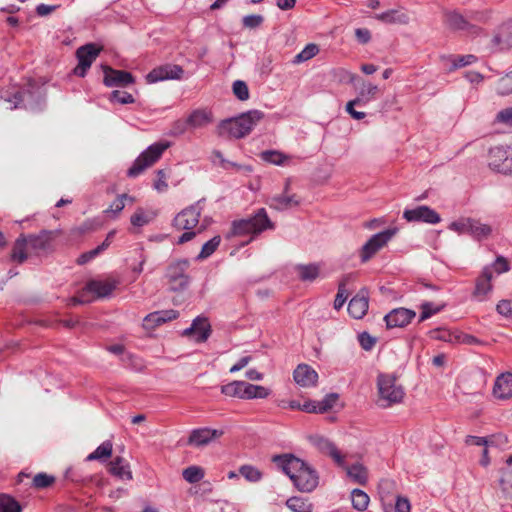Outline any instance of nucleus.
<instances>
[{
	"label": "nucleus",
	"mask_w": 512,
	"mask_h": 512,
	"mask_svg": "<svg viewBox=\"0 0 512 512\" xmlns=\"http://www.w3.org/2000/svg\"><path fill=\"white\" fill-rule=\"evenodd\" d=\"M273 462L281 467L298 490L311 492L317 487V472L300 458L293 455H276L273 457Z\"/></svg>",
	"instance_id": "nucleus-1"
},
{
	"label": "nucleus",
	"mask_w": 512,
	"mask_h": 512,
	"mask_svg": "<svg viewBox=\"0 0 512 512\" xmlns=\"http://www.w3.org/2000/svg\"><path fill=\"white\" fill-rule=\"evenodd\" d=\"M264 117L260 110H250L241 115L222 121L220 133H227L229 137L240 139L247 136L256 124Z\"/></svg>",
	"instance_id": "nucleus-2"
},
{
	"label": "nucleus",
	"mask_w": 512,
	"mask_h": 512,
	"mask_svg": "<svg viewBox=\"0 0 512 512\" xmlns=\"http://www.w3.org/2000/svg\"><path fill=\"white\" fill-rule=\"evenodd\" d=\"M201 215V209L198 204H193L182 211H180L173 219L172 226L177 230H185L179 238L177 243L184 244L192 240L198 233H201L205 226L201 225L197 230Z\"/></svg>",
	"instance_id": "nucleus-3"
},
{
	"label": "nucleus",
	"mask_w": 512,
	"mask_h": 512,
	"mask_svg": "<svg viewBox=\"0 0 512 512\" xmlns=\"http://www.w3.org/2000/svg\"><path fill=\"white\" fill-rule=\"evenodd\" d=\"M274 223L270 220L264 208L258 209L252 217L235 220L232 223L231 233L234 236L252 234L259 235L266 230H273Z\"/></svg>",
	"instance_id": "nucleus-4"
},
{
	"label": "nucleus",
	"mask_w": 512,
	"mask_h": 512,
	"mask_svg": "<svg viewBox=\"0 0 512 512\" xmlns=\"http://www.w3.org/2000/svg\"><path fill=\"white\" fill-rule=\"evenodd\" d=\"M379 407L388 408L403 401L405 392L397 383L396 377L390 374H379L377 377Z\"/></svg>",
	"instance_id": "nucleus-5"
},
{
	"label": "nucleus",
	"mask_w": 512,
	"mask_h": 512,
	"mask_svg": "<svg viewBox=\"0 0 512 512\" xmlns=\"http://www.w3.org/2000/svg\"><path fill=\"white\" fill-rule=\"evenodd\" d=\"M169 147L170 143L167 141L151 144L135 159L132 166L128 169V177L135 178L139 176L147 168L156 163L161 158L164 151Z\"/></svg>",
	"instance_id": "nucleus-6"
},
{
	"label": "nucleus",
	"mask_w": 512,
	"mask_h": 512,
	"mask_svg": "<svg viewBox=\"0 0 512 512\" xmlns=\"http://www.w3.org/2000/svg\"><path fill=\"white\" fill-rule=\"evenodd\" d=\"M190 262L187 259H181L171 262L167 269L165 277L172 291L185 290L190 283V277L187 273Z\"/></svg>",
	"instance_id": "nucleus-7"
},
{
	"label": "nucleus",
	"mask_w": 512,
	"mask_h": 512,
	"mask_svg": "<svg viewBox=\"0 0 512 512\" xmlns=\"http://www.w3.org/2000/svg\"><path fill=\"white\" fill-rule=\"evenodd\" d=\"M397 229H387L373 235L361 249V260L367 262L371 259L382 247H384L396 234Z\"/></svg>",
	"instance_id": "nucleus-8"
},
{
	"label": "nucleus",
	"mask_w": 512,
	"mask_h": 512,
	"mask_svg": "<svg viewBox=\"0 0 512 512\" xmlns=\"http://www.w3.org/2000/svg\"><path fill=\"white\" fill-rule=\"evenodd\" d=\"M100 48L95 44H86L77 49L76 55L78 58V65L74 68V74L79 77H84L91 67L94 60L100 53Z\"/></svg>",
	"instance_id": "nucleus-9"
},
{
	"label": "nucleus",
	"mask_w": 512,
	"mask_h": 512,
	"mask_svg": "<svg viewBox=\"0 0 512 512\" xmlns=\"http://www.w3.org/2000/svg\"><path fill=\"white\" fill-rule=\"evenodd\" d=\"M310 444L320 453L331 457L339 466H344V457L336 447V445L328 438L315 434L308 437Z\"/></svg>",
	"instance_id": "nucleus-10"
},
{
	"label": "nucleus",
	"mask_w": 512,
	"mask_h": 512,
	"mask_svg": "<svg viewBox=\"0 0 512 512\" xmlns=\"http://www.w3.org/2000/svg\"><path fill=\"white\" fill-rule=\"evenodd\" d=\"M184 73L183 68L176 64H164L154 68L146 75V80L149 83H156L164 80H178L181 79Z\"/></svg>",
	"instance_id": "nucleus-11"
},
{
	"label": "nucleus",
	"mask_w": 512,
	"mask_h": 512,
	"mask_svg": "<svg viewBox=\"0 0 512 512\" xmlns=\"http://www.w3.org/2000/svg\"><path fill=\"white\" fill-rule=\"evenodd\" d=\"M223 434V430L212 429L209 427L193 429L190 432L187 444L197 448L203 447L220 438Z\"/></svg>",
	"instance_id": "nucleus-12"
},
{
	"label": "nucleus",
	"mask_w": 512,
	"mask_h": 512,
	"mask_svg": "<svg viewBox=\"0 0 512 512\" xmlns=\"http://www.w3.org/2000/svg\"><path fill=\"white\" fill-rule=\"evenodd\" d=\"M403 218L408 222H424L428 224H437L440 222V215L428 206L422 205L413 209H405Z\"/></svg>",
	"instance_id": "nucleus-13"
},
{
	"label": "nucleus",
	"mask_w": 512,
	"mask_h": 512,
	"mask_svg": "<svg viewBox=\"0 0 512 512\" xmlns=\"http://www.w3.org/2000/svg\"><path fill=\"white\" fill-rule=\"evenodd\" d=\"M211 333V325L207 318L196 317L190 327L183 331V335L192 338L197 343L205 342Z\"/></svg>",
	"instance_id": "nucleus-14"
},
{
	"label": "nucleus",
	"mask_w": 512,
	"mask_h": 512,
	"mask_svg": "<svg viewBox=\"0 0 512 512\" xmlns=\"http://www.w3.org/2000/svg\"><path fill=\"white\" fill-rule=\"evenodd\" d=\"M416 317V312L407 308H395L385 315L387 328H402L407 326Z\"/></svg>",
	"instance_id": "nucleus-15"
},
{
	"label": "nucleus",
	"mask_w": 512,
	"mask_h": 512,
	"mask_svg": "<svg viewBox=\"0 0 512 512\" xmlns=\"http://www.w3.org/2000/svg\"><path fill=\"white\" fill-rule=\"evenodd\" d=\"M446 22L450 29L464 31L471 36H477L482 32L479 26L470 23L462 14L456 11L446 14Z\"/></svg>",
	"instance_id": "nucleus-16"
},
{
	"label": "nucleus",
	"mask_w": 512,
	"mask_h": 512,
	"mask_svg": "<svg viewBox=\"0 0 512 512\" xmlns=\"http://www.w3.org/2000/svg\"><path fill=\"white\" fill-rule=\"evenodd\" d=\"M104 73V84L108 87L127 86L134 83V77L130 72L105 67Z\"/></svg>",
	"instance_id": "nucleus-17"
},
{
	"label": "nucleus",
	"mask_w": 512,
	"mask_h": 512,
	"mask_svg": "<svg viewBox=\"0 0 512 512\" xmlns=\"http://www.w3.org/2000/svg\"><path fill=\"white\" fill-rule=\"evenodd\" d=\"M369 307L368 292L361 289L349 302L348 312L355 319H361L365 316Z\"/></svg>",
	"instance_id": "nucleus-18"
},
{
	"label": "nucleus",
	"mask_w": 512,
	"mask_h": 512,
	"mask_svg": "<svg viewBox=\"0 0 512 512\" xmlns=\"http://www.w3.org/2000/svg\"><path fill=\"white\" fill-rule=\"evenodd\" d=\"M493 396L499 400L512 398V373L505 372L496 377Z\"/></svg>",
	"instance_id": "nucleus-19"
},
{
	"label": "nucleus",
	"mask_w": 512,
	"mask_h": 512,
	"mask_svg": "<svg viewBox=\"0 0 512 512\" xmlns=\"http://www.w3.org/2000/svg\"><path fill=\"white\" fill-rule=\"evenodd\" d=\"M374 18L384 24L407 25L410 22V17L403 8L390 9L375 14Z\"/></svg>",
	"instance_id": "nucleus-20"
},
{
	"label": "nucleus",
	"mask_w": 512,
	"mask_h": 512,
	"mask_svg": "<svg viewBox=\"0 0 512 512\" xmlns=\"http://www.w3.org/2000/svg\"><path fill=\"white\" fill-rule=\"evenodd\" d=\"M178 315V312L173 309L152 312L144 318L143 327L154 329L167 321L176 319Z\"/></svg>",
	"instance_id": "nucleus-21"
},
{
	"label": "nucleus",
	"mask_w": 512,
	"mask_h": 512,
	"mask_svg": "<svg viewBox=\"0 0 512 512\" xmlns=\"http://www.w3.org/2000/svg\"><path fill=\"white\" fill-rule=\"evenodd\" d=\"M295 382L302 387L314 386L318 379L317 372L307 364H300L294 370Z\"/></svg>",
	"instance_id": "nucleus-22"
},
{
	"label": "nucleus",
	"mask_w": 512,
	"mask_h": 512,
	"mask_svg": "<svg viewBox=\"0 0 512 512\" xmlns=\"http://www.w3.org/2000/svg\"><path fill=\"white\" fill-rule=\"evenodd\" d=\"M117 284L114 280H91L86 284L84 290L96 294L99 298H103L110 295L117 287Z\"/></svg>",
	"instance_id": "nucleus-23"
},
{
	"label": "nucleus",
	"mask_w": 512,
	"mask_h": 512,
	"mask_svg": "<svg viewBox=\"0 0 512 512\" xmlns=\"http://www.w3.org/2000/svg\"><path fill=\"white\" fill-rule=\"evenodd\" d=\"M493 272L491 267H485L480 275V277L476 281V287L474 291V295L479 298V300H484L485 296L491 292L492 290V281Z\"/></svg>",
	"instance_id": "nucleus-24"
},
{
	"label": "nucleus",
	"mask_w": 512,
	"mask_h": 512,
	"mask_svg": "<svg viewBox=\"0 0 512 512\" xmlns=\"http://www.w3.org/2000/svg\"><path fill=\"white\" fill-rule=\"evenodd\" d=\"M26 241L29 250L34 253H39L48 249L51 241V232L42 231L38 235L26 236Z\"/></svg>",
	"instance_id": "nucleus-25"
},
{
	"label": "nucleus",
	"mask_w": 512,
	"mask_h": 512,
	"mask_svg": "<svg viewBox=\"0 0 512 512\" xmlns=\"http://www.w3.org/2000/svg\"><path fill=\"white\" fill-rule=\"evenodd\" d=\"M270 208L283 211L300 204L299 198L295 195H287V193H283L281 195H275L269 199L268 202Z\"/></svg>",
	"instance_id": "nucleus-26"
},
{
	"label": "nucleus",
	"mask_w": 512,
	"mask_h": 512,
	"mask_svg": "<svg viewBox=\"0 0 512 512\" xmlns=\"http://www.w3.org/2000/svg\"><path fill=\"white\" fill-rule=\"evenodd\" d=\"M188 124L192 129L203 128L212 122V114L205 109H197L188 116Z\"/></svg>",
	"instance_id": "nucleus-27"
},
{
	"label": "nucleus",
	"mask_w": 512,
	"mask_h": 512,
	"mask_svg": "<svg viewBox=\"0 0 512 512\" xmlns=\"http://www.w3.org/2000/svg\"><path fill=\"white\" fill-rule=\"evenodd\" d=\"M510 147L496 146L489 150V166L497 171H501L505 163L506 157L510 151Z\"/></svg>",
	"instance_id": "nucleus-28"
},
{
	"label": "nucleus",
	"mask_w": 512,
	"mask_h": 512,
	"mask_svg": "<svg viewBox=\"0 0 512 512\" xmlns=\"http://www.w3.org/2000/svg\"><path fill=\"white\" fill-rule=\"evenodd\" d=\"M110 472L120 479L131 480L132 472L129 463L122 457H115L110 462Z\"/></svg>",
	"instance_id": "nucleus-29"
},
{
	"label": "nucleus",
	"mask_w": 512,
	"mask_h": 512,
	"mask_svg": "<svg viewBox=\"0 0 512 512\" xmlns=\"http://www.w3.org/2000/svg\"><path fill=\"white\" fill-rule=\"evenodd\" d=\"M469 227V235L477 241L487 239L493 231L490 225L482 223L480 220L474 218H471Z\"/></svg>",
	"instance_id": "nucleus-30"
},
{
	"label": "nucleus",
	"mask_w": 512,
	"mask_h": 512,
	"mask_svg": "<svg viewBox=\"0 0 512 512\" xmlns=\"http://www.w3.org/2000/svg\"><path fill=\"white\" fill-rule=\"evenodd\" d=\"M29 247L26 241V235L21 234L15 241L11 259L19 264L23 263L28 258Z\"/></svg>",
	"instance_id": "nucleus-31"
},
{
	"label": "nucleus",
	"mask_w": 512,
	"mask_h": 512,
	"mask_svg": "<svg viewBox=\"0 0 512 512\" xmlns=\"http://www.w3.org/2000/svg\"><path fill=\"white\" fill-rule=\"evenodd\" d=\"M157 216V212L154 210H145L141 207L137 208L134 214L130 218L131 225L133 227L141 228L152 222Z\"/></svg>",
	"instance_id": "nucleus-32"
},
{
	"label": "nucleus",
	"mask_w": 512,
	"mask_h": 512,
	"mask_svg": "<svg viewBox=\"0 0 512 512\" xmlns=\"http://www.w3.org/2000/svg\"><path fill=\"white\" fill-rule=\"evenodd\" d=\"M246 382L245 381H232L226 385L221 386V393L229 396L245 400L246 395Z\"/></svg>",
	"instance_id": "nucleus-33"
},
{
	"label": "nucleus",
	"mask_w": 512,
	"mask_h": 512,
	"mask_svg": "<svg viewBox=\"0 0 512 512\" xmlns=\"http://www.w3.org/2000/svg\"><path fill=\"white\" fill-rule=\"evenodd\" d=\"M260 158L270 164L284 166L289 164L291 156L286 155L278 150H265L260 153Z\"/></svg>",
	"instance_id": "nucleus-34"
},
{
	"label": "nucleus",
	"mask_w": 512,
	"mask_h": 512,
	"mask_svg": "<svg viewBox=\"0 0 512 512\" xmlns=\"http://www.w3.org/2000/svg\"><path fill=\"white\" fill-rule=\"evenodd\" d=\"M378 91L379 88L377 85L372 83H363L356 97L357 102H359L362 106L368 104L376 98Z\"/></svg>",
	"instance_id": "nucleus-35"
},
{
	"label": "nucleus",
	"mask_w": 512,
	"mask_h": 512,
	"mask_svg": "<svg viewBox=\"0 0 512 512\" xmlns=\"http://www.w3.org/2000/svg\"><path fill=\"white\" fill-rule=\"evenodd\" d=\"M343 468L346 469L347 475L356 483L365 485L368 480L367 469L359 463L353 464L352 466Z\"/></svg>",
	"instance_id": "nucleus-36"
},
{
	"label": "nucleus",
	"mask_w": 512,
	"mask_h": 512,
	"mask_svg": "<svg viewBox=\"0 0 512 512\" xmlns=\"http://www.w3.org/2000/svg\"><path fill=\"white\" fill-rule=\"evenodd\" d=\"M494 42L505 47L512 46V21H508L500 27L499 33L494 37Z\"/></svg>",
	"instance_id": "nucleus-37"
},
{
	"label": "nucleus",
	"mask_w": 512,
	"mask_h": 512,
	"mask_svg": "<svg viewBox=\"0 0 512 512\" xmlns=\"http://www.w3.org/2000/svg\"><path fill=\"white\" fill-rule=\"evenodd\" d=\"M245 392H246L245 400L265 399L271 394L270 389H268L264 386H261V385H255V384H251L248 382H246V391Z\"/></svg>",
	"instance_id": "nucleus-38"
},
{
	"label": "nucleus",
	"mask_w": 512,
	"mask_h": 512,
	"mask_svg": "<svg viewBox=\"0 0 512 512\" xmlns=\"http://www.w3.org/2000/svg\"><path fill=\"white\" fill-rule=\"evenodd\" d=\"M352 506L357 511H365L369 505L370 498L367 493L360 489H354L351 492Z\"/></svg>",
	"instance_id": "nucleus-39"
},
{
	"label": "nucleus",
	"mask_w": 512,
	"mask_h": 512,
	"mask_svg": "<svg viewBox=\"0 0 512 512\" xmlns=\"http://www.w3.org/2000/svg\"><path fill=\"white\" fill-rule=\"evenodd\" d=\"M296 270L302 281H313L319 276L320 267L317 264L298 265Z\"/></svg>",
	"instance_id": "nucleus-40"
},
{
	"label": "nucleus",
	"mask_w": 512,
	"mask_h": 512,
	"mask_svg": "<svg viewBox=\"0 0 512 512\" xmlns=\"http://www.w3.org/2000/svg\"><path fill=\"white\" fill-rule=\"evenodd\" d=\"M113 445L110 441L103 442L100 446H98L95 451L87 456V461L93 460H106L112 454Z\"/></svg>",
	"instance_id": "nucleus-41"
},
{
	"label": "nucleus",
	"mask_w": 512,
	"mask_h": 512,
	"mask_svg": "<svg viewBox=\"0 0 512 512\" xmlns=\"http://www.w3.org/2000/svg\"><path fill=\"white\" fill-rule=\"evenodd\" d=\"M286 506L293 512H312V504L301 497H291L286 501Z\"/></svg>",
	"instance_id": "nucleus-42"
},
{
	"label": "nucleus",
	"mask_w": 512,
	"mask_h": 512,
	"mask_svg": "<svg viewBox=\"0 0 512 512\" xmlns=\"http://www.w3.org/2000/svg\"><path fill=\"white\" fill-rule=\"evenodd\" d=\"M204 469L200 466H189L183 470L182 476L188 483H197L204 478Z\"/></svg>",
	"instance_id": "nucleus-43"
},
{
	"label": "nucleus",
	"mask_w": 512,
	"mask_h": 512,
	"mask_svg": "<svg viewBox=\"0 0 512 512\" xmlns=\"http://www.w3.org/2000/svg\"><path fill=\"white\" fill-rule=\"evenodd\" d=\"M22 507L18 501L7 494L0 495V512H21Z\"/></svg>",
	"instance_id": "nucleus-44"
},
{
	"label": "nucleus",
	"mask_w": 512,
	"mask_h": 512,
	"mask_svg": "<svg viewBox=\"0 0 512 512\" xmlns=\"http://www.w3.org/2000/svg\"><path fill=\"white\" fill-rule=\"evenodd\" d=\"M500 474L499 484L502 491L506 495H512V468L507 465V467L500 470Z\"/></svg>",
	"instance_id": "nucleus-45"
},
{
	"label": "nucleus",
	"mask_w": 512,
	"mask_h": 512,
	"mask_svg": "<svg viewBox=\"0 0 512 512\" xmlns=\"http://www.w3.org/2000/svg\"><path fill=\"white\" fill-rule=\"evenodd\" d=\"M448 60L451 62L450 70H455L468 65H471L477 61V57L472 54L449 56Z\"/></svg>",
	"instance_id": "nucleus-46"
},
{
	"label": "nucleus",
	"mask_w": 512,
	"mask_h": 512,
	"mask_svg": "<svg viewBox=\"0 0 512 512\" xmlns=\"http://www.w3.org/2000/svg\"><path fill=\"white\" fill-rule=\"evenodd\" d=\"M239 474L249 482H259L262 479V472L252 465H242Z\"/></svg>",
	"instance_id": "nucleus-47"
},
{
	"label": "nucleus",
	"mask_w": 512,
	"mask_h": 512,
	"mask_svg": "<svg viewBox=\"0 0 512 512\" xmlns=\"http://www.w3.org/2000/svg\"><path fill=\"white\" fill-rule=\"evenodd\" d=\"M319 52V48L316 44H308L305 48L299 52L293 59L294 64H300L310 60Z\"/></svg>",
	"instance_id": "nucleus-48"
},
{
	"label": "nucleus",
	"mask_w": 512,
	"mask_h": 512,
	"mask_svg": "<svg viewBox=\"0 0 512 512\" xmlns=\"http://www.w3.org/2000/svg\"><path fill=\"white\" fill-rule=\"evenodd\" d=\"M220 242H221L220 236H215L212 239H210L209 241H207L202 246V249H201L200 253L197 256V259L198 260H203V259H206L209 256H211L215 252L217 247L219 246Z\"/></svg>",
	"instance_id": "nucleus-49"
},
{
	"label": "nucleus",
	"mask_w": 512,
	"mask_h": 512,
	"mask_svg": "<svg viewBox=\"0 0 512 512\" xmlns=\"http://www.w3.org/2000/svg\"><path fill=\"white\" fill-rule=\"evenodd\" d=\"M30 97V92L28 91H17L12 95V97H1L5 102L11 104L10 109H16L22 107H26V98Z\"/></svg>",
	"instance_id": "nucleus-50"
},
{
	"label": "nucleus",
	"mask_w": 512,
	"mask_h": 512,
	"mask_svg": "<svg viewBox=\"0 0 512 512\" xmlns=\"http://www.w3.org/2000/svg\"><path fill=\"white\" fill-rule=\"evenodd\" d=\"M125 200H129L131 203L134 202L133 197L127 194H121L112 202L110 207L105 210V213L114 215L119 214L125 207Z\"/></svg>",
	"instance_id": "nucleus-51"
},
{
	"label": "nucleus",
	"mask_w": 512,
	"mask_h": 512,
	"mask_svg": "<svg viewBox=\"0 0 512 512\" xmlns=\"http://www.w3.org/2000/svg\"><path fill=\"white\" fill-rule=\"evenodd\" d=\"M107 249V243L98 245L95 249L81 254L77 259V264L84 265L98 256L101 252Z\"/></svg>",
	"instance_id": "nucleus-52"
},
{
	"label": "nucleus",
	"mask_w": 512,
	"mask_h": 512,
	"mask_svg": "<svg viewBox=\"0 0 512 512\" xmlns=\"http://www.w3.org/2000/svg\"><path fill=\"white\" fill-rule=\"evenodd\" d=\"M110 101L116 102L119 104H131L135 102L134 97L132 94L126 92V91H120V90H114L111 92Z\"/></svg>",
	"instance_id": "nucleus-53"
},
{
	"label": "nucleus",
	"mask_w": 512,
	"mask_h": 512,
	"mask_svg": "<svg viewBox=\"0 0 512 512\" xmlns=\"http://www.w3.org/2000/svg\"><path fill=\"white\" fill-rule=\"evenodd\" d=\"M442 309V306H435L431 302H424L421 304V314L419 317V322H423L427 319H429L434 314L440 312Z\"/></svg>",
	"instance_id": "nucleus-54"
},
{
	"label": "nucleus",
	"mask_w": 512,
	"mask_h": 512,
	"mask_svg": "<svg viewBox=\"0 0 512 512\" xmlns=\"http://www.w3.org/2000/svg\"><path fill=\"white\" fill-rule=\"evenodd\" d=\"M233 93L241 101L249 99V89L247 84L242 80H236L233 83Z\"/></svg>",
	"instance_id": "nucleus-55"
},
{
	"label": "nucleus",
	"mask_w": 512,
	"mask_h": 512,
	"mask_svg": "<svg viewBox=\"0 0 512 512\" xmlns=\"http://www.w3.org/2000/svg\"><path fill=\"white\" fill-rule=\"evenodd\" d=\"M470 223V217L461 218L457 221H453L448 228L454 232H457L458 234H469Z\"/></svg>",
	"instance_id": "nucleus-56"
},
{
	"label": "nucleus",
	"mask_w": 512,
	"mask_h": 512,
	"mask_svg": "<svg viewBox=\"0 0 512 512\" xmlns=\"http://www.w3.org/2000/svg\"><path fill=\"white\" fill-rule=\"evenodd\" d=\"M497 93L499 95H509L512 93V76L506 75L505 77H502L499 79L497 83Z\"/></svg>",
	"instance_id": "nucleus-57"
},
{
	"label": "nucleus",
	"mask_w": 512,
	"mask_h": 512,
	"mask_svg": "<svg viewBox=\"0 0 512 512\" xmlns=\"http://www.w3.org/2000/svg\"><path fill=\"white\" fill-rule=\"evenodd\" d=\"M411 506L407 498L398 496L393 507H386L385 512H410Z\"/></svg>",
	"instance_id": "nucleus-58"
},
{
	"label": "nucleus",
	"mask_w": 512,
	"mask_h": 512,
	"mask_svg": "<svg viewBox=\"0 0 512 512\" xmlns=\"http://www.w3.org/2000/svg\"><path fill=\"white\" fill-rule=\"evenodd\" d=\"M54 482V477L45 473H38L33 478V485L36 488H46Z\"/></svg>",
	"instance_id": "nucleus-59"
},
{
	"label": "nucleus",
	"mask_w": 512,
	"mask_h": 512,
	"mask_svg": "<svg viewBox=\"0 0 512 512\" xmlns=\"http://www.w3.org/2000/svg\"><path fill=\"white\" fill-rule=\"evenodd\" d=\"M347 290L345 288V283H340L338 286V292L336 294L335 300H334V308L336 310H340L347 299Z\"/></svg>",
	"instance_id": "nucleus-60"
},
{
	"label": "nucleus",
	"mask_w": 512,
	"mask_h": 512,
	"mask_svg": "<svg viewBox=\"0 0 512 512\" xmlns=\"http://www.w3.org/2000/svg\"><path fill=\"white\" fill-rule=\"evenodd\" d=\"M358 341L360 346L366 351L371 350L376 343V339L367 332L360 333L358 335Z\"/></svg>",
	"instance_id": "nucleus-61"
},
{
	"label": "nucleus",
	"mask_w": 512,
	"mask_h": 512,
	"mask_svg": "<svg viewBox=\"0 0 512 512\" xmlns=\"http://www.w3.org/2000/svg\"><path fill=\"white\" fill-rule=\"evenodd\" d=\"M263 16L261 15H247L243 18L242 22L243 25L247 28H256L259 27L263 23Z\"/></svg>",
	"instance_id": "nucleus-62"
},
{
	"label": "nucleus",
	"mask_w": 512,
	"mask_h": 512,
	"mask_svg": "<svg viewBox=\"0 0 512 512\" xmlns=\"http://www.w3.org/2000/svg\"><path fill=\"white\" fill-rule=\"evenodd\" d=\"M188 127H189L188 119H186V120H181V119L177 120V121H175L173 123V125L171 127L170 135H172V136L181 135V134L186 132Z\"/></svg>",
	"instance_id": "nucleus-63"
},
{
	"label": "nucleus",
	"mask_w": 512,
	"mask_h": 512,
	"mask_svg": "<svg viewBox=\"0 0 512 512\" xmlns=\"http://www.w3.org/2000/svg\"><path fill=\"white\" fill-rule=\"evenodd\" d=\"M496 310L499 314L505 317H512V300H501L497 304Z\"/></svg>",
	"instance_id": "nucleus-64"
}]
</instances>
